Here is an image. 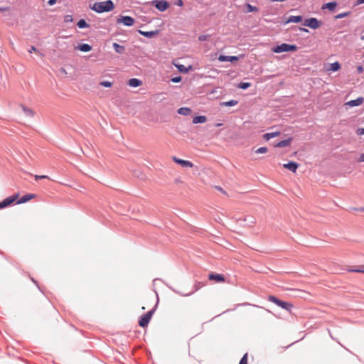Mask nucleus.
<instances>
[{
	"instance_id": "7ed1b4c3",
	"label": "nucleus",
	"mask_w": 364,
	"mask_h": 364,
	"mask_svg": "<svg viewBox=\"0 0 364 364\" xmlns=\"http://www.w3.org/2000/svg\"><path fill=\"white\" fill-rule=\"evenodd\" d=\"M297 50L296 45H290L287 43H282L279 46L272 48V51L275 53H280L283 52H294Z\"/></svg>"
},
{
	"instance_id": "37998d69",
	"label": "nucleus",
	"mask_w": 364,
	"mask_h": 364,
	"mask_svg": "<svg viewBox=\"0 0 364 364\" xmlns=\"http://www.w3.org/2000/svg\"><path fill=\"white\" fill-rule=\"evenodd\" d=\"M176 4L178 6H182L183 5V2L182 0H177Z\"/></svg>"
},
{
	"instance_id": "58836bf2",
	"label": "nucleus",
	"mask_w": 364,
	"mask_h": 364,
	"mask_svg": "<svg viewBox=\"0 0 364 364\" xmlns=\"http://www.w3.org/2000/svg\"><path fill=\"white\" fill-rule=\"evenodd\" d=\"M356 134L359 136L364 135V128H359L356 130Z\"/></svg>"
},
{
	"instance_id": "aec40b11",
	"label": "nucleus",
	"mask_w": 364,
	"mask_h": 364,
	"mask_svg": "<svg viewBox=\"0 0 364 364\" xmlns=\"http://www.w3.org/2000/svg\"><path fill=\"white\" fill-rule=\"evenodd\" d=\"M178 113L181 115L188 116L192 112V110L188 107H181L178 109Z\"/></svg>"
},
{
	"instance_id": "1a4fd4ad",
	"label": "nucleus",
	"mask_w": 364,
	"mask_h": 364,
	"mask_svg": "<svg viewBox=\"0 0 364 364\" xmlns=\"http://www.w3.org/2000/svg\"><path fill=\"white\" fill-rule=\"evenodd\" d=\"M134 19L131 16H122L117 21L118 23H123L124 26H131L134 25Z\"/></svg>"
},
{
	"instance_id": "20e7f679",
	"label": "nucleus",
	"mask_w": 364,
	"mask_h": 364,
	"mask_svg": "<svg viewBox=\"0 0 364 364\" xmlns=\"http://www.w3.org/2000/svg\"><path fill=\"white\" fill-rule=\"evenodd\" d=\"M153 313L154 311L151 310L143 315L139 321V325L143 328L146 327L152 317Z\"/></svg>"
},
{
	"instance_id": "5701e85b",
	"label": "nucleus",
	"mask_w": 364,
	"mask_h": 364,
	"mask_svg": "<svg viewBox=\"0 0 364 364\" xmlns=\"http://www.w3.org/2000/svg\"><path fill=\"white\" fill-rule=\"evenodd\" d=\"M206 121H207V117L205 116H198V117H195L193 119V124L205 123Z\"/></svg>"
},
{
	"instance_id": "4be33fe9",
	"label": "nucleus",
	"mask_w": 364,
	"mask_h": 364,
	"mask_svg": "<svg viewBox=\"0 0 364 364\" xmlns=\"http://www.w3.org/2000/svg\"><path fill=\"white\" fill-rule=\"evenodd\" d=\"M76 48L82 52H89L92 50V46L85 43L78 46Z\"/></svg>"
},
{
	"instance_id": "c85d7f7f",
	"label": "nucleus",
	"mask_w": 364,
	"mask_h": 364,
	"mask_svg": "<svg viewBox=\"0 0 364 364\" xmlns=\"http://www.w3.org/2000/svg\"><path fill=\"white\" fill-rule=\"evenodd\" d=\"M349 272H358V273H364V265L361 266L358 269H348Z\"/></svg>"
},
{
	"instance_id": "9d476101",
	"label": "nucleus",
	"mask_w": 364,
	"mask_h": 364,
	"mask_svg": "<svg viewBox=\"0 0 364 364\" xmlns=\"http://www.w3.org/2000/svg\"><path fill=\"white\" fill-rule=\"evenodd\" d=\"M210 280L215 281V282L220 283L225 282V279L223 274L211 273L208 276Z\"/></svg>"
},
{
	"instance_id": "dca6fc26",
	"label": "nucleus",
	"mask_w": 364,
	"mask_h": 364,
	"mask_svg": "<svg viewBox=\"0 0 364 364\" xmlns=\"http://www.w3.org/2000/svg\"><path fill=\"white\" fill-rule=\"evenodd\" d=\"M291 141H292V138H289L287 139L280 141L275 145V146L279 147V148L289 146H290Z\"/></svg>"
},
{
	"instance_id": "49530a36",
	"label": "nucleus",
	"mask_w": 364,
	"mask_h": 364,
	"mask_svg": "<svg viewBox=\"0 0 364 364\" xmlns=\"http://www.w3.org/2000/svg\"><path fill=\"white\" fill-rule=\"evenodd\" d=\"M56 1H57V0H49L48 1V4L50 5V6L53 5V4H55L56 3Z\"/></svg>"
},
{
	"instance_id": "3c124183",
	"label": "nucleus",
	"mask_w": 364,
	"mask_h": 364,
	"mask_svg": "<svg viewBox=\"0 0 364 364\" xmlns=\"http://www.w3.org/2000/svg\"><path fill=\"white\" fill-rule=\"evenodd\" d=\"M219 191H222V188H217Z\"/></svg>"
},
{
	"instance_id": "79ce46f5",
	"label": "nucleus",
	"mask_w": 364,
	"mask_h": 364,
	"mask_svg": "<svg viewBox=\"0 0 364 364\" xmlns=\"http://www.w3.org/2000/svg\"><path fill=\"white\" fill-rule=\"evenodd\" d=\"M357 71L358 73H362L363 72V68L361 65L357 67Z\"/></svg>"
},
{
	"instance_id": "b1692460",
	"label": "nucleus",
	"mask_w": 364,
	"mask_h": 364,
	"mask_svg": "<svg viewBox=\"0 0 364 364\" xmlns=\"http://www.w3.org/2000/svg\"><path fill=\"white\" fill-rule=\"evenodd\" d=\"M337 4L336 2H329L327 4H325L322 6V9H328L330 11H333L335 8L336 7Z\"/></svg>"
},
{
	"instance_id": "f3484780",
	"label": "nucleus",
	"mask_w": 364,
	"mask_h": 364,
	"mask_svg": "<svg viewBox=\"0 0 364 364\" xmlns=\"http://www.w3.org/2000/svg\"><path fill=\"white\" fill-rule=\"evenodd\" d=\"M141 81L139 79H136V78H132L130 80H129L127 84L128 85H129L130 87H139L141 85Z\"/></svg>"
},
{
	"instance_id": "7c9ffc66",
	"label": "nucleus",
	"mask_w": 364,
	"mask_h": 364,
	"mask_svg": "<svg viewBox=\"0 0 364 364\" xmlns=\"http://www.w3.org/2000/svg\"><path fill=\"white\" fill-rule=\"evenodd\" d=\"M250 85H251V84L250 82H240L238 85V87L245 90V89L248 88L249 87H250Z\"/></svg>"
},
{
	"instance_id": "6e6552de",
	"label": "nucleus",
	"mask_w": 364,
	"mask_h": 364,
	"mask_svg": "<svg viewBox=\"0 0 364 364\" xmlns=\"http://www.w3.org/2000/svg\"><path fill=\"white\" fill-rule=\"evenodd\" d=\"M171 159L174 162L179 164L182 167H184V168H193V164L190 161L181 159L177 158L175 156H172Z\"/></svg>"
},
{
	"instance_id": "4468645a",
	"label": "nucleus",
	"mask_w": 364,
	"mask_h": 364,
	"mask_svg": "<svg viewBox=\"0 0 364 364\" xmlns=\"http://www.w3.org/2000/svg\"><path fill=\"white\" fill-rule=\"evenodd\" d=\"M303 20L301 16H291L286 21L285 24L289 23H300Z\"/></svg>"
},
{
	"instance_id": "e433bc0d",
	"label": "nucleus",
	"mask_w": 364,
	"mask_h": 364,
	"mask_svg": "<svg viewBox=\"0 0 364 364\" xmlns=\"http://www.w3.org/2000/svg\"><path fill=\"white\" fill-rule=\"evenodd\" d=\"M43 178H49V177L46 175H35V179L36 181H38L39 179H43Z\"/></svg>"
},
{
	"instance_id": "a18cd8bd",
	"label": "nucleus",
	"mask_w": 364,
	"mask_h": 364,
	"mask_svg": "<svg viewBox=\"0 0 364 364\" xmlns=\"http://www.w3.org/2000/svg\"><path fill=\"white\" fill-rule=\"evenodd\" d=\"M36 51H37V50H36V47H35V46H31V49L28 50V52H29L30 53H31L32 52H36Z\"/></svg>"
},
{
	"instance_id": "f8f14e48",
	"label": "nucleus",
	"mask_w": 364,
	"mask_h": 364,
	"mask_svg": "<svg viewBox=\"0 0 364 364\" xmlns=\"http://www.w3.org/2000/svg\"><path fill=\"white\" fill-rule=\"evenodd\" d=\"M218 60L220 62H225V61H230V62H236L239 60V57L237 56H228V55H220L218 57Z\"/></svg>"
},
{
	"instance_id": "72a5a7b5",
	"label": "nucleus",
	"mask_w": 364,
	"mask_h": 364,
	"mask_svg": "<svg viewBox=\"0 0 364 364\" xmlns=\"http://www.w3.org/2000/svg\"><path fill=\"white\" fill-rule=\"evenodd\" d=\"M237 104V101L233 100L224 102V105L225 106H234V105H236Z\"/></svg>"
},
{
	"instance_id": "cd10ccee",
	"label": "nucleus",
	"mask_w": 364,
	"mask_h": 364,
	"mask_svg": "<svg viewBox=\"0 0 364 364\" xmlns=\"http://www.w3.org/2000/svg\"><path fill=\"white\" fill-rule=\"evenodd\" d=\"M247 12H257L258 9L256 6H252L250 4L246 5Z\"/></svg>"
},
{
	"instance_id": "c9c22d12",
	"label": "nucleus",
	"mask_w": 364,
	"mask_h": 364,
	"mask_svg": "<svg viewBox=\"0 0 364 364\" xmlns=\"http://www.w3.org/2000/svg\"><path fill=\"white\" fill-rule=\"evenodd\" d=\"M64 21L66 23H70L73 21V16L71 15H66L64 18Z\"/></svg>"
},
{
	"instance_id": "f257e3e1",
	"label": "nucleus",
	"mask_w": 364,
	"mask_h": 364,
	"mask_svg": "<svg viewBox=\"0 0 364 364\" xmlns=\"http://www.w3.org/2000/svg\"><path fill=\"white\" fill-rule=\"evenodd\" d=\"M92 9L97 13L107 12L114 9V4L111 0L97 2L94 4Z\"/></svg>"
},
{
	"instance_id": "39448f33",
	"label": "nucleus",
	"mask_w": 364,
	"mask_h": 364,
	"mask_svg": "<svg viewBox=\"0 0 364 364\" xmlns=\"http://www.w3.org/2000/svg\"><path fill=\"white\" fill-rule=\"evenodd\" d=\"M19 196V194H15L13 196H11L6 198H5L4 200L0 202V209L6 208L10 205H11L14 202H15Z\"/></svg>"
},
{
	"instance_id": "de8ad7c7",
	"label": "nucleus",
	"mask_w": 364,
	"mask_h": 364,
	"mask_svg": "<svg viewBox=\"0 0 364 364\" xmlns=\"http://www.w3.org/2000/svg\"><path fill=\"white\" fill-rule=\"evenodd\" d=\"M364 4V0H357L356 3H355V5H360V4Z\"/></svg>"
},
{
	"instance_id": "423d86ee",
	"label": "nucleus",
	"mask_w": 364,
	"mask_h": 364,
	"mask_svg": "<svg viewBox=\"0 0 364 364\" xmlns=\"http://www.w3.org/2000/svg\"><path fill=\"white\" fill-rule=\"evenodd\" d=\"M304 26H308L312 29H316L321 26V23L316 18H310L305 20Z\"/></svg>"
},
{
	"instance_id": "2f4dec72",
	"label": "nucleus",
	"mask_w": 364,
	"mask_h": 364,
	"mask_svg": "<svg viewBox=\"0 0 364 364\" xmlns=\"http://www.w3.org/2000/svg\"><path fill=\"white\" fill-rule=\"evenodd\" d=\"M268 151L267 148V147H260L259 149H257L256 151H255V153L257 154H265L267 153Z\"/></svg>"
},
{
	"instance_id": "f704fd0d",
	"label": "nucleus",
	"mask_w": 364,
	"mask_h": 364,
	"mask_svg": "<svg viewBox=\"0 0 364 364\" xmlns=\"http://www.w3.org/2000/svg\"><path fill=\"white\" fill-rule=\"evenodd\" d=\"M239 364H247V353H245L241 358Z\"/></svg>"
},
{
	"instance_id": "09e8293b",
	"label": "nucleus",
	"mask_w": 364,
	"mask_h": 364,
	"mask_svg": "<svg viewBox=\"0 0 364 364\" xmlns=\"http://www.w3.org/2000/svg\"><path fill=\"white\" fill-rule=\"evenodd\" d=\"M300 31H304V32H308V30L304 28H300Z\"/></svg>"
},
{
	"instance_id": "412c9836",
	"label": "nucleus",
	"mask_w": 364,
	"mask_h": 364,
	"mask_svg": "<svg viewBox=\"0 0 364 364\" xmlns=\"http://www.w3.org/2000/svg\"><path fill=\"white\" fill-rule=\"evenodd\" d=\"M279 134H280V132H271V133H266L265 134H264L263 138L265 140L268 141V140H269L272 138H274V137L279 136Z\"/></svg>"
},
{
	"instance_id": "9b49d317",
	"label": "nucleus",
	"mask_w": 364,
	"mask_h": 364,
	"mask_svg": "<svg viewBox=\"0 0 364 364\" xmlns=\"http://www.w3.org/2000/svg\"><path fill=\"white\" fill-rule=\"evenodd\" d=\"M364 102V98L362 97H360L357 98L356 100H350L345 103L346 106L349 107H356L362 105Z\"/></svg>"
},
{
	"instance_id": "6ab92c4d",
	"label": "nucleus",
	"mask_w": 364,
	"mask_h": 364,
	"mask_svg": "<svg viewBox=\"0 0 364 364\" xmlns=\"http://www.w3.org/2000/svg\"><path fill=\"white\" fill-rule=\"evenodd\" d=\"M139 33L147 38H152L154 36L158 34V31H139Z\"/></svg>"
},
{
	"instance_id": "473e14b6",
	"label": "nucleus",
	"mask_w": 364,
	"mask_h": 364,
	"mask_svg": "<svg viewBox=\"0 0 364 364\" xmlns=\"http://www.w3.org/2000/svg\"><path fill=\"white\" fill-rule=\"evenodd\" d=\"M100 85L106 87H110L112 85V82L109 81H102L100 82Z\"/></svg>"
},
{
	"instance_id": "2eb2a0df",
	"label": "nucleus",
	"mask_w": 364,
	"mask_h": 364,
	"mask_svg": "<svg viewBox=\"0 0 364 364\" xmlns=\"http://www.w3.org/2000/svg\"><path fill=\"white\" fill-rule=\"evenodd\" d=\"M34 198H35V195L34 194H26V195H24L23 197H21L17 201V203L18 204L24 203L28 202V201H29L30 200H31V199H33Z\"/></svg>"
},
{
	"instance_id": "0eeeda50",
	"label": "nucleus",
	"mask_w": 364,
	"mask_h": 364,
	"mask_svg": "<svg viewBox=\"0 0 364 364\" xmlns=\"http://www.w3.org/2000/svg\"><path fill=\"white\" fill-rule=\"evenodd\" d=\"M152 4L160 11H164L169 7V3L166 1H154Z\"/></svg>"
},
{
	"instance_id": "a878e982",
	"label": "nucleus",
	"mask_w": 364,
	"mask_h": 364,
	"mask_svg": "<svg viewBox=\"0 0 364 364\" xmlns=\"http://www.w3.org/2000/svg\"><path fill=\"white\" fill-rule=\"evenodd\" d=\"M22 107V109L23 111V112L27 115V116H29V117H33L34 114H35V112L30 108H28L26 107H25L24 105H21Z\"/></svg>"
},
{
	"instance_id": "4c0bfd02",
	"label": "nucleus",
	"mask_w": 364,
	"mask_h": 364,
	"mask_svg": "<svg viewBox=\"0 0 364 364\" xmlns=\"http://www.w3.org/2000/svg\"><path fill=\"white\" fill-rule=\"evenodd\" d=\"M209 38V36L208 35H201L198 37V40L200 41H206L208 40Z\"/></svg>"
},
{
	"instance_id": "a211bd4d",
	"label": "nucleus",
	"mask_w": 364,
	"mask_h": 364,
	"mask_svg": "<svg viewBox=\"0 0 364 364\" xmlns=\"http://www.w3.org/2000/svg\"><path fill=\"white\" fill-rule=\"evenodd\" d=\"M340 69H341V65L338 62H335V63H331L328 65V68H326V70L328 71H333V72L338 71Z\"/></svg>"
},
{
	"instance_id": "c03bdc74",
	"label": "nucleus",
	"mask_w": 364,
	"mask_h": 364,
	"mask_svg": "<svg viewBox=\"0 0 364 364\" xmlns=\"http://www.w3.org/2000/svg\"><path fill=\"white\" fill-rule=\"evenodd\" d=\"M347 16V14H346V13H343V14H338V15L336 16V18H343V17H345V16Z\"/></svg>"
},
{
	"instance_id": "c756f323",
	"label": "nucleus",
	"mask_w": 364,
	"mask_h": 364,
	"mask_svg": "<svg viewBox=\"0 0 364 364\" xmlns=\"http://www.w3.org/2000/svg\"><path fill=\"white\" fill-rule=\"evenodd\" d=\"M175 65L178 68V70L181 73H187L188 72L189 69L186 68L183 65Z\"/></svg>"
},
{
	"instance_id": "a19ab883",
	"label": "nucleus",
	"mask_w": 364,
	"mask_h": 364,
	"mask_svg": "<svg viewBox=\"0 0 364 364\" xmlns=\"http://www.w3.org/2000/svg\"><path fill=\"white\" fill-rule=\"evenodd\" d=\"M358 162H359V163L364 162V153L361 154L360 155L359 158L358 159Z\"/></svg>"
},
{
	"instance_id": "8fccbe9b",
	"label": "nucleus",
	"mask_w": 364,
	"mask_h": 364,
	"mask_svg": "<svg viewBox=\"0 0 364 364\" xmlns=\"http://www.w3.org/2000/svg\"><path fill=\"white\" fill-rule=\"evenodd\" d=\"M361 40H364V35L360 37Z\"/></svg>"
},
{
	"instance_id": "f03ea898",
	"label": "nucleus",
	"mask_w": 364,
	"mask_h": 364,
	"mask_svg": "<svg viewBox=\"0 0 364 364\" xmlns=\"http://www.w3.org/2000/svg\"><path fill=\"white\" fill-rule=\"evenodd\" d=\"M268 300L269 301L275 304L276 305L280 306L281 308L287 310L289 312H291V309L294 307V306H293V304L291 303L283 301L279 299L278 298H277L276 296H272V295H269L268 296Z\"/></svg>"
},
{
	"instance_id": "393cba45",
	"label": "nucleus",
	"mask_w": 364,
	"mask_h": 364,
	"mask_svg": "<svg viewBox=\"0 0 364 364\" xmlns=\"http://www.w3.org/2000/svg\"><path fill=\"white\" fill-rule=\"evenodd\" d=\"M113 48L115 50V51L118 53H123L125 50L124 46H120L117 43H113Z\"/></svg>"
},
{
	"instance_id": "ea45409f",
	"label": "nucleus",
	"mask_w": 364,
	"mask_h": 364,
	"mask_svg": "<svg viewBox=\"0 0 364 364\" xmlns=\"http://www.w3.org/2000/svg\"><path fill=\"white\" fill-rule=\"evenodd\" d=\"M181 80V77H175L171 79V81L173 82H179Z\"/></svg>"
},
{
	"instance_id": "ddd939ff",
	"label": "nucleus",
	"mask_w": 364,
	"mask_h": 364,
	"mask_svg": "<svg viewBox=\"0 0 364 364\" xmlns=\"http://www.w3.org/2000/svg\"><path fill=\"white\" fill-rule=\"evenodd\" d=\"M284 168H287L292 171L293 173H295L296 169L299 167V164L294 161H290L287 164H284L283 165Z\"/></svg>"
},
{
	"instance_id": "bb28decb",
	"label": "nucleus",
	"mask_w": 364,
	"mask_h": 364,
	"mask_svg": "<svg viewBox=\"0 0 364 364\" xmlns=\"http://www.w3.org/2000/svg\"><path fill=\"white\" fill-rule=\"evenodd\" d=\"M77 25L80 28H85L89 27V24L84 19L80 20L77 22Z\"/></svg>"
}]
</instances>
